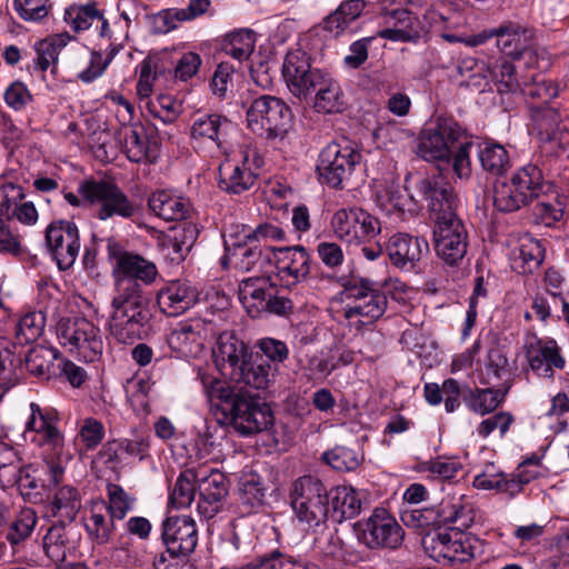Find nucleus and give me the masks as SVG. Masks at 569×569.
Returning a JSON list of instances; mask_svg holds the SVG:
<instances>
[{
    "label": "nucleus",
    "instance_id": "nucleus-1",
    "mask_svg": "<svg viewBox=\"0 0 569 569\" xmlns=\"http://www.w3.org/2000/svg\"><path fill=\"white\" fill-rule=\"evenodd\" d=\"M116 261L108 329L118 342L133 343L151 330L152 313L146 287L154 281L158 271L153 262L129 252L119 254Z\"/></svg>",
    "mask_w": 569,
    "mask_h": 569
},
{
    "label": "nucleus",
    "instance_id": "nucleus-2",
    "mask_svg": "<svg viewBox=\"0 0 569 569\" xmlns=\"http://www.w3.org/2000/svg\"><path fill=\"white\" fill-rule=\"evenodd\" d=\"M406 177V190L413 202L427 201L435 221L433 239L437 256L448 266H457L467 253V230L456 213L457 198L452 187L441 176L419 177L416 192L410 191Z\"/></svg>",
    "mask_w": 569,
    "mask_h": 569
},
{
    "label": "nucleus",
    "instance_id": "nucleus-3",
    "mask_svg": "<svg viewBox=\"0 0 569 569\" xmlns=\"http://www.w3.org/2000/svg\"><path fill=\"white\" fill-rule=\"evenodd\" d=\"M198 379L208 401L221 410L226 422L243 436H249L268 429L273 421L270 407L259 402L252 395L207 371L200 370Z\"/></svg>",
    "mask_w": 569,
    "mask_h": 569
},
{
    "label": "nucleus",
    "instance_id": "nucleus-4",
    "mask_svg": "<svg viewBox=\"0 0 569 569\" xmlns=\"http://www.w3.org/2000/svg\"><path fill=\"white\" fill-rule=\"evenodd\" d=\"M214 362L222 376L237 385L264 389L270 381V367L252 360L247 345L232 332H222L213 349Z\"/></svg>",
    "mask_w": 569,
    "mask_h": 569
},
{
    "label": "nucleus",
    "instance_id": "nucleus-5",
    "mask_svg": "<svg viewBox=\"0 0 569 569\" xmlns=\"http://www.w3.org/2000/svg\"><path fill=\"white\" fill-rule=\"evenodd\" d=\"M545 178L541 169L528 163L516 170L509 180L497 182L493 204L502 212H513L528 206L543 192Z\"/></svg>",
    "mask_w": 569,
    "mask_h": 569
},
{
    "label": "nucleus",
    "instance_id": "nucleus-6",
    "mask_svg": "<svg viewBox=\"0 0 569 569\" xmlns=\"http://www.w3.org/2000/svg\"><path fill=\"white\" fill-rule=\"evenodd\" d=\"M247 127L270 142L282 141L292 128L291 109L280 98L261 96L247 110Z\"/></svg>",
    "mask_w": 569,
    "mask_h": 569
},
{
    "label": "nucleus",
    "instance_id": "nucleus-7",
    "mask_svg": "<svg viewBox=\"0 0 569 569\" xmlns=\"http://www.w3.org/2000/svg\"><path fill=\"white\" fill-rule=\"evenodd\" d=\"M290 501L300 522L309 528L326 523L329 511V497L323 482L313 476L298 478L291 486Z\"/></svg>",
    "mask_w": 569,
    "mask_h": 569
},
{
    "label": "nucleus",
    "instance_id": "nucleus-8",
    "mask_svg": "<svg viewBox=\"0 0 569 569\" xmlns=\"http://www.w3.org/2000/svg\"><path fill=\"white\" fill-rule=\"evenodd\" d=\"M361 161L360 151L346 138L328 143L318 158L317 171L329 187L342 189Z\"/></svg>",
    "mask_w": 569,
    "mask_h": 569
},
{
    "label": "nucleus",
    "instance_id": "nucleus-9",
    "mask_svg": "<svg viewBox=\"0 0 569 569\" xmlns=\"http://www.w3.org/2000/svg\"><path fill=\"white\" fill-rule=\"evenodd\" d=\"M79 194L89 204H96V216L100 220L112 217L131 219L138 211V207L114 182L107 180H86L79 186Z\"/></svg>",
    "mask_w": 569,
    "mask_h": 569
},
{
    "label": "nucleus",
    "instance_id": "nucleus-10",
    "mask_svg": "<svg viewBox=\"0 0 569 569\" xmlns=\"http://www.w3.org/2000/svg\"><path fill=\"white\" fill-rule=\"evenodd\" d=\"M57 338L69 352H76L86 362H94L102 356L100 329L86 318L60 319L57 323Z\"/></svg>",
    "mask_w": 569,
    "mask_h": 569
},
{
    "label": "nucleus",
    "instance_id": "nucleus-11",
    "mask_svg": "<svg viewBox=\"0 0 569 569\" xmlns=\"http://www.w3.org/2000/svg\"><path fill=\"white\" fill-rule=\"evenodd\" d=\"M232 128V121L226 116L219 113L197 114L190 126L191 146L204 157L224 156L228 151V134Z\"/></svg>",
    "mask_w": 569,
    "mask_h": 569
},
{
    "label": "nucleus",
    "instance_id": "nucleus-12",
    "mask_svg": "<svg viewBox=\"0 0 569 569\" xmlns=\"http://www.w3.org/2000/svg\"><path fill=\"white\" fill-rule=\"evenodd\" d=\"M422 546L429 557L437 562L461 563L475 558L478 540L457 529H436L425 535Z\"/></svg>",
    "mask_w": 569,
    "mask_h": 569
},
{
    "label": "nucleus",
    "instance_id": "nucleus-13",
    "mask_svg": "<svg viewBox=\"0 0 569 569\" xmlns=\"http://www.w3.org/2000/svg\"><path fill=\"white\" fill-rule=\"evenodd\" d=\"M58 412L53 408L44 407L36 402L30 403V417L27 421L26 435L30 441L42 448V457L51 456L52 459L67 461L63 458L64 438L58 428Z\"/></svg>",
    "mask_w": 569,
    "mask_h": 569
},
{
    "label": "nucleus",
    "instance_id": "nucleus-14",
    "mask_svg": "<svg viewBox=\"0 0 569 569\" xmlns=\"http://www.w3.org/2000/svg\"><path fill=\"white\" fill-rule=\"evenodd\" d=\"M327 71L313 68L310 56L303 50L289 51L283 60L282 77L289 91L300 100L312 96L315 88L327 76Z\"/></svg>",
    "mask_w": 569,
    "mask_h": 569
},
{
    "label": "nucleus",
    "instance_id": "nucleus-15",
    "mask_svg": "<svg viewBox=\"0 0 569 569\" xmlns=\"http://www.w3.org/2000/svg\"><path fill=\"white\" fill-rule=\"evenodd\" d=\"M216 333L212 321L203 318H190L179 321L167 336V343L180 358L199 356L208 338Z\"/></svg>",
    "mask_w": 569,
    "mask_h": 569
},
{
    "label": "nucleus",
    "instance_id": "nucleus-16",
    "mask_svg": "<svg viewBox=\"0 0 569 569\" xmlns=\"http://www.w3.org/2000/svg\"><path fill=\"white\" fill-rule=\"evenodd\" d=\"M356 530L359 540L371 549H396L403 539L402 528L383 508L375 509L368 519L358 521Z\"/></svg>",
    "mask_w": 569,
    "mask_h": 569
},
{
    "label": "nucleus",
    "instance_id": "nucleus-17",
    "mask_svg": "<svg viewBox=\"0 0 569 569\" xmlns=\"http://www.w3.org/2000/svg\"><path fill=\"white\" fill-rule=\"evenodd\" d=\"M523 351L530 370L538 377L553 379L555 370H561L566 366L561 348L552 338H539L536 333H529L525 338Z\"/></svg>",
    "mask_w": 569,
    "mask_h": 569
},
{
    "label": "nucleus",
    "instance_id": "nucleus-18",
    "mask_svg": "<svg viewBox=\"0 0 569 569\" xmlns=\"http://www.w3.org/2000/svg\"><path fill=\"white\" fill-rule=\"evenodd\" d=\"M194 481L199 499L197 509L204 518H212L222 507V501L228 495V481L223 472L207 466L194 469Z\"/></svg>",
    "mask_w": 569,
    "mask_h": 569
},
{
    "label": "nucleus",
    "instance_id": "nucleus-19",
    "mask_svg": "<svg viewBox=\"0 0 569 569\" xmlns=\"http://www.w3.org/2000/svg\"><path fill=\"white\" fill-rule=\"evenodd\" d=\"M46 243L60 270H68L80 251V237L71 221H53L46 229Z\"/></svg>",
    "mask_w": 569,
    "mask_h": 569
},
{
    "label": "nucleus",
    "instance_id": "nucleus-20",
    "mask_svg": "<svg viewBox=\"0 0 569 569\" xmlns=\"http://www.w3.org/2000/svg\"><path fill=\"white\" fill-rule=\"evenodd\" d=\"M162 540L171 555L189 557L198 545V528L190 516L169 517L162 525Z\"/></svg>",
    "mask_w": 569,
    "mask_h": 569
},
{
    "label": "nucleus",
    "instance_id": "nucleus-21",
    "mask_svg": "<svg viewBox=\"0 0 569 569\" xmlns=\"http://www.w3.org/2000/svg\"><path fill=\"white\" fill-rule=\"evenodd\" d=\"M277 274L281 282L291 287L303 282L310 273V256L303 247L274 248Z\"/></svg>",
    "mask_w": 569,
    "mask_h": 569
},
{
    "label": "nucleus",
    "instance_id": "nucleus-22",
    "mask_svg": "<svg viewBox=\"0 0 569 569\" xmlns=\"http://www.w3.org/2000/svg\"><path fill=\"white\" fill-rule=\"evenodd\" d=\"M386 250L393 266L410 271L428 254L429 243L421 237L397 233L389 239Z\"/></svg>",
    "mask_w": 569,
    "mask_h": 569
},
{
    "label": "nucleus",
    "instance_id": "nucleus-23",
    "mask_svg": "<svg viewBox=\"0 0 569 569\" xmlns=\"http://www.w3.org/2000/svg\"><path fill=\"white\" fill-rule=\"evenodd\" d=\"M257 174L249 163V152L242 151L240 157H227L219 166V187L228 193L239 194L249 190Z\"/></svg>",
    "mask_w": 569,
    "mask_h": 569
},
{
    "label": "nucleus",
    "instance_id": "nucleus-24",
    "mask_svg": "<svg viewBox=\"0 0 569 569\" xmlns=\"http://www.w3.org/2000/svg\"><path fill=\"white\" fill-rule=\"evenodd\" d=\"M383 29L377 32V36L399 42H415L422 32L420 22L416 16L403 8L385 11L381 16Z\"/></svg>",
    "mask_w": 569,
    "mask_h": 569
},
{
    "label": "nucleus",
    "instance_id": "nucleus-25",
    "mask_svg": "<svg viewBox=\"0 0 569 569\" xmlns=\"http://www.w3.org/2000/svg\"><path fill=\"white\" fill-rule=\"evenodd\" d=\"M66 470V462L52 459L51 456H44L41 470H33L34 475L22 471L19 468L18 483L26 495L40 493V490L51 491L53 487L62 483Z\"/></svg>",
    "mask_w": 569,
    "mask_h": 569
},
{
    "label": "nucleus",
    "instance_id": "nucleus-26",
    "mask_svg": "<svg viewBox=\"0 0 569 569\" xmlns=\"http://www.w3.org/2000/svg\"><path fill=\"white\" fill-rule=\"evenodd\" d=\"M274 247L249 242L233 243L232 248L226 242V254L222 257L224 268L232 267L241 271H249L256 267L262 268L270 262Z\"/></svg>",
    "mask_w": 569,
    "mask_h": 569
},
{
    "label": "nucleus",
    "instance_id": "nucleus-27",
    "mask_svg": "<svg viewBox=\"0 0 569 569\" xmlns=\"http://www.w3.org/2000/svg\"><path fill=\"white\" fill-rule=\"evenodd\" d=\"M48 492L47 515L57 518L59 523L72 522L81 509L78 489L70 485H59Z\"/></svg>",
    "mask_w": 569,
    "mask_h": 569
},
{
    "label": "nucleus",
    "instance_id": "nucleus-28",
    "mask_svg": "<svg viewBox=\"0 0 569 569\" xmlns=\"http://www.w3.org/2000/svg\"><path fill=\"white\" fill-rule=\"evenodd\" d=\"M198 299V291L186 281H173L158 295V305L163 313L176 317L191 308Z\"/></svg>",
    "mask_w": 569,
    "mask_h": 569
},
{
    "label": "nucleus",
    "instance_id": "nucleus-29",
    "mask_svg": "<svg viewBox=\"0 0 569 569\" xmlns=\"http://www.w3.org/2000/svg\"><path fill=\"white\" fill-rule=\"evenodd\" d=\"M150 210L166 221L184 220L191 212L188 199L170 190H157L148 200Z\"/></svg>",
    "mask_w": 569,
    "mask_h": 569
},
{
    "label": "nucleus",
    "instance_id": "nucleus-30",
    "mask_svg": "<svg viewBox=\"0 0 569 569\" xmlns=\"http://www.w3.org/2000/svg\"><path fill=\"white\" fill-rule=\"evenodd\" d=\"M273 286L267 277L244 279L239 284V300L252 318L266 310L268 297Z\"/></svg>",
    "mask_w": 569,
    "mask_h": 569
},
{
    "label": "nucleus",
    "instance_id": "nucleus-31",
    "mask_svg": "<svg viewBox=\"0 0 569 569\" xmlns=\"http://www.w3.org/2000/svg\"><path fill=\"white\" fill-rule=\"evenodd\" d=\"M487 39L497 38V46L507 56H520L530 44L532 31L517 23H507L485 31Z\"/></svg>",
    "mask_w": 569,
    "mask_h": 569
},
{
    "label": "nucleus",
    "instance_id": "nucleus-32",
    "mask_svg": "<svg viewBox=\"0 0 569 569\" xmlns=\"http://www.w3.org/2000/svg\"><path fill=\"white\" fill-rule=\"evenodd\" d=\"M545 260V247L540 240L523 236L512 252V268L522 274L535 272Z\"/></svg>",
    "mask_w": 569,
    "mask_h": 569
},
{
    "label": "nucleus",
    "instance_id": "nucleus-33",
    "mask_svg": "<svg viewBox=\"0 0 569 569\" xmlns=\"http://www.w3.org/2000/svg\"><path fill=\"white\" fill-rule=\"evenodd\" d=\"M114 520L117 519L106 511L104 502L93 503L86 522L89 539L100 546L112 542L116 535Z\"/></svg>",
    "mask_w": 569,
    "mask_h": 569
},
{
    "label": "nucleus",
    "instance_id": "nucleus-34",
    "mask_svg": "<svg viewBox=\"0 0 569 569\" xmlns=\"http://www.w3.org/2000/svg\"><path fill=\"white\" fill-rule=\"evenodd\" d=\"M388 306L387 296L385 292L372 289L368 292L367 297L358 303L346 306L343 316L346 319L362 318L363 323H371L383 316Z\"/></svg>",
    "mask_w": 569,
    "mask_h": 569
},
{
    "label": "nucleus",
    "instance_id": "nucleus-35",
    "mask_svg": "<svg viewBox=\"0 0 569 569\" xmlns=\"http://www.w3.org/2000/svg\"><path fill=\"white\" fill-rule=\"evenodd\" d=\"M59 360V351L51 347H32L26 358L24 365L28 372L39 379L49 380L57 376L56 361Z\"/></svg>",
    "mask_w": 569,
    "mask_h": 569
},
{
    "label": "nucleus",
    "instance_id": "nucleus-36",
    "mask_svg": "<svg viewBox=\"0 0 569 569\" xmlns=\"http://www.w3.org/2000/svg\"><path fill=\"white\" fill-rule=\"evenodd\" d=\"M313 108L318 112L335 113L343 109V94L337 80L328 72L315 88Z\"/></svg>",
    "mask_w": 569,
    "mask_h": 569
},
{
    "label": "nucleus",
    "instance_id": "nucleus-37",
    "mask_svg": "<svg viewBox=\"0 0 569 569\" xmlns=\"http://www.w3.org/2000/svg\"><path fill=\"white\" fill-rule=\"evenodd\" d=\"M478 159L482 169L495 177L502 176L511 166L507 149L493 140L478 144Z\"/></svg>",
    "mask_w": 569,
    "mask_h": 569
},
{
    "label": "nucleus",
    "instance_id": "nucleus-38",
    "mask_svg": "<svg viewBox=\"0 0 569 569\" xmlns=\"http://www.w3.org/2000/svg\"><path fill=\"white\" fill-rule=\"evenodd\" d=\"M62 19L72 31L79 33L90 29L97 19H102V10L96 1L73 2L64 9Z\"/></svg>",
    "mask_w": 569,
    "mask_h": 569
},
{
    "label": "nucleus",
    "instance_id": "nucleus-39",
    "mask_svg": "<svg viewBox=\"0 0 569 569\" xmlns=\"http://www.w3.org/2000/svg\"><path fill=\"white\" fill-rule=\"evenodd\" d=\"M21 359L16 357L4 340H0V401L19 385L22 376Z\"/></svg>",
    "mask_w": 569,
    "mask_h": 569
},
{
    "label": "nucleus",
    "instance_id": "nucleus-40",
    "mask_svg": "<svg viewBox=\"0 0 569 569\" xmlns=\"http://www.w3.org/2000/svg\"><path fill=\"white\" fill-rule=\"evenodd\" d=\"M266 487L262 478L254 471L242 472L239 479V500L243 512L250 513L262 506Z\"/></svg>",
    "mask_w": 569,
    "mask_h": 569
},
{
    "label": "nucleus",
    "instance_id": "nucleus-41",
    "mask_svg": "<svg viewBox=\"0 0 569 569\" xmlns=\"http://www.w3.org/2000/svg\"><path fill=\"white\" fill-rule=\"evenodd\" d=\"M143 128L140 123H123L120 129L123 150L132 162H141L149 158L148 142L142 136Z\"/></svg>",
    "mask_w": 569,
    "mask_h": 569
},
{
    "label": "nucleus",
    "instance_id": "nucleus-42",
    "mask_svg": "<svg viewBox=\"0 0 569 569\" xmlns=\"http://www.w3.org/2000/svg\"><path fill=\"white\" fill-rule=\"evenodd\" d=\"M70 548L64 523L58 522L49 527L42 538L44 555L54 563L62 562Z\"/></svg>",
    "mask_w": 569,
    "mask_h": 569
},
{
    "label": "nucleus",
    "instance_id": "nucleus-43",
    "mask_svg": "<svg viewBox=\"0 0 569 569\" xmlns=\"http://www.w3.org/2000/svg\"><path fill=\"white\" fill-rule=\"evenodd\" d=\"M256 44V34L250 29H239L228 33L223 42L226 54L242 62L252 54Z\"/></svg>",
    "mask_w": 569,
    "mask_h": 569
},
{
    "label": "nucleus",
    "instance_id": "nucleus-44",
    "mask_svg": "<svg viewBox=\"0 0 569 569\" xmlns=\"http://www.w3.org/2000/svg\"><path fill=\"white\" fill-rule=\"evenodd\" d=\"M505 393L500 389H470L468 397L465 399L467 407L481 416L495 411L503 401Z\"/></svg>",
    "mask_w": 569,
    "mask_h": 569
},
{
    "label": "nucleus",
    "instance_id": "nucleus-45",
    "mask_svg": "<svg viewBox=\"0 0 569 569\" xmlns=\"http://www.w3.org/2000/svg\"><path fill=\"white\" fill-rule=\"evenodd\" d=\"M363 459V452L358 446L355 448L336 446L323 453L325 462L338 471H353L362 463Z\"/></svg>",
    "mask_w": 569,
    "mask_h": 569
},
{
    "label": "nucleus",
    "instance_id": "nucleus-46",
    "mask_svg": "<svg viewBox=\"0 0 569 569\" xmlns=\"http://www.w3.org/2000/svg\"><path fill=\"white\" fill-rule=\"evenodd\" d=\"M437 134L430 126L421 132L418 142V154L426 161H446L449 163L451 160L450 149Z\"/></svg>",
    "mask_w": 569,
    "mask_h": 569
},
{
    "label": "nucleus",
    "instance_id": "nucleus-47",
    "mask_svg": "<svg viewBox=\"0 0 569 569\" xmlns=\"http://www.w3.org/2000/svg\"><path fill=\"white\" fill-rule=\"evenodd\" d=\"M38 521L37 513L31 508L22 509L9 525L6 538L16 547L26 541L32 533Z\"/></svg>",
    "mask_w": 569,
    "mask_h": 569
},
{
    "label": "nucleus",
    "instance_id": "nucleus-48",
    "mask_svg": "<svg viewBox=\"0 0 569 569\" xmlns=\"http://www.w3.org/2000/svg\"><path fill=\"white\" fill-rule=\"evenodd\" d=\"M461 84L473 88L485 87L489 81L490 66L475 58H465L457 67Z\"/></svg>",
    "mask_w": 569,
    "mask_h": 569
},
{
    "label": "nucleus",
    "instance_id": "nucleus-49",
    "mask_svg": "<svg viewBox=\"0 0 569 569\" xmlns=\"http://www.w3.org/2000/svg\"><path fill=\"white\" fill-rule=\"evenodd\" d=\"M194 469H188L182 472L174 482L169 496V502L172 507L180 509L189 507L194 499Z\"/></svg>",
    "mask_w": 569,
    "mask_h": 569
},
{
    "label": "nucleus",
    "instance_id": "nucleus-50",
    "mask_svg": "<svg viewBox=\"0 0 569 569\" xmlns=\"http://www.w3.org/2000/svg\"><path fill=\"white\" fill-rule=\"evenodd\" d=\"M46 318L41 311L26 313L17 323L16 338L19 343L36 341L44 329Z\"/></svg>",
    "mask_w": 569,
    "mask_h": 569
},
{
    "label": "nucleus",
    "instance_id": "nucleus-51",
    "mask_svg": "<svg viewBox=\"0 0 569 569\" xmlns=\"http://www.w3.org/2000/svg\"><path fill=\"white\" fill-rule=\"evenodd\" d=\"M438 138L446 142L450 154L456 144H460L467 137V131L452 117H438L430 126Z\"/></svg>",
    "mask_w": 569,
    "mask_h": 569
},
{
    "label": "nucleus",
    "instance_id": "nucleus-52",
    "mask_svg": "<svg viewBox=\"0 0 569 569\" xmlns=\"http://www.w3.org/2000/svg\"><path fill=\"white\" fill-rule=\"evenodd\" d=\"M332 506L336 512L342 518H353L361 509V498L359 493L348 486H340L335 489Z\"/></svg>",
    "mask_w": 569,
    "mask_h": 569
},
{
    "label": "nucleus",
    "instance_id": "nucleus-53",
    "mask_svg": "<svg viewBox=\"0 0 569 569\" xmlns=\"http://www.w3.org/2000/svg\"><path fill=\"white\" fill-rule=\"evenodd\" d=\"M462 470V465L451 458L438 457L421 465V471L432 480L450 481Z\"/></svg>",
    "mask_w": 569,
    "mask_h": 569
},
{
    "label": "nucleus",
    "instance_id": "nucleus-54",
    "mask_svg": "<svg viewBox=\"0 0 569 569\" xmlns=\"http://www.w3.org/2000/svg\"><path fill=\"white\" fill-rule=\"evenodd\" d=\"M20 460L16 450L0 441V487H12L19 480Z\"/></svg>",
    "mask_w": 569,
    "mask_h": 569
},
{
    "label": "nucleus",
    "instance_id": "nucleus-55",
    "mask_svg": "<svg viewBox=\"0 0 569 569\" xmlns=\"http://www.w3.org/2000/svg\"><path fill=\"white\" fill-rule=\"evenodd\" d=\"M107 495L108 505H106V511L117 520H122L132 509L133 499L129 497L122 487L116 483L107 486Z\"/></svg>",
    "mask_w": 569,
    "mask_h": 569
},
{
    "label": "nucleus",
    "instance_id": "nucleus-56",
    "mask_svg": "<svg viewBox=\"0 0 569 569\" xmlns=\"http://www.w3.org/2000/svg\"><path fill=\"white\" fill-rule=\"evenodd\" d=\"M357 219V208L338 210L331 221L336 236L350 243L357 242V230H355Z\"/></svg>",
    "mask_w": 569,
    "mask_h": 569
},
{
    "label": "nucleus",
    "instance_id": "nucleus-57",
    "mask_svg": "<svg viewBox=\"0 0 569 569\" xmlns=\"http://www.w3.org/2000/svg\"><path fill=\"white\" fill-rule=\"evenodd\" d=\"M376 201L387 214L400 213L405 209V197L397 184L380 186L376 193Z\"/></svg>",
    "mask_w": 569,
    "mask_h": 569
},
{
    "label": "nucleus",
    "instance_id": "nucleus-58",
    "mask_svg": "<svg viewBox=\"0 0 569 569\" xmlns=\"http://www.w3.org/2000/svg\"><path fill=\"white\" fill-rule=\"evenodd\" d=\"M565 214L563 204L560 201H539L532 209V218L536 224L553 228L562 221Z\"/></svg>",
    "mask_w": 569,
    "mask_h": 569
},
{
    "label": "nucleus",
    "instance_id": "nucleus-59",
    "mask_svg": "<svg viewBox=\"0 0 569 569\" xmlns=\"http://www.w3.org/2000/svg\"><path fill=\"white\" fill-rule=\"evenodd\" d=\"M542 287L555 306H558L560 301L568 298V291L566 290L568 287L567 280L563 274L553 267L546 269L542 278Z\"/></svg>",
    "mask_w": 569,
    "mask_h": 569
},
{
    "label": "nucleus",
    "instance_id": "nucleus-60",
    "mask_svg": "<svg viewBox=\"0 0 569 569\" xmlns=\"http://www.w3.org/2000/svg\"><path fill=\"white\" fill-rule=\"evenodd\" d=\"M490 66L489 80L500 83L503 88L499 91H516L520 89V83L515 76V67L507 59H499Z\"/></svg>",
    "mask_w": 569,
    "mask_h": 569
},
{
    "label": "nucleus",
    "instance_id": "nucleus-61",
    "mask_svg": "<svg viewBox=\"0 0 569 569\" xmlns=\"http://www.w3.org/2000/svg\"><path fill=\"white\" fill-rule=\"evenodd\" d=\"M401 520L407 527L411 528H426L439 525L435 507L420 508L411 506L402 510Z\"/></svg>",
    "mask_w": 569,
    "mask_h": 569
},
{
    "label": "nucleus",
    "instance_id": "nucleus-62",
    "mask_svg": "<svg viewBox=\"0 0 569 569\" xmlns=\"http://www.w3.org/2000/svg\"><path fill=\"white\" fill-rule=\"evenodd\" d=\"M49 0H13L17 13L24 21L40 22L50 12Z\"/></svg>",
    "mask_w": 569,
    "mask_h": 569
},
{
    "label": "nucleus",
    "instance_id": "nucleus-63",
    "mask_svg": "<svg viewBox=\"0 0 569 569\" xmlns=\"http://www.w3.org/2000/svg\"><path fill=\"white\" fill-rule=\"evenodd\" d=\"M106 429L101 421L84 418L79 429V438L87 450L96 449L104 438Z\"/></svg>",
    "mask_w": 569,
    "mask_h": 569
},
{
    "label": "nucleus",
    "instance_id": "nucleus-64",
    "mask_svg": "<svg viewBox=\"0 0 569 569\" xmlns=\"http://www.w3.org/2000/svg\"><path fill=\"white\" fill-rule=\"evenodd\" d=\"M533 121L539 133L551 140L557 133L561 117L556 109L545 108L535 112Z\"/></svg>",
    "mask_w": 569,
    "mask_h": 569
}]
</instances>
